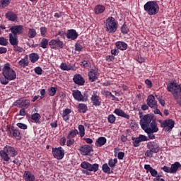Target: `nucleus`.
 <instances>
[{
  "instance_id": "nucleus-34",
  "label": "nucleus",
  "mask_w": 181,
  "mask_h": 181,
  "mask_svg": "<svg viewBox=\"0 0 181 181\" xmlns=\"http://www.w3.org/2000/svg\"><path fill=\"white\" fill-rule=\"evenodd\" d=\"M70 114H71V110L66 108L62 112V117L64 121H69L70 119Z\"/></svg>"
},
{
  "instance_id": "nucleus-47",
  "label": "nucleus",
  "mask_w": 181,
  "mask_h": 181,
  "mask_svg": "<svg viewBox=\"0 0 181 181\" xmlns=\"http://www.w3.org/2000/svg\"><path fill=\"white\" fill-rule=\"evenodd\" d=\"M100 165L98 163L90 164L89 172H98Z\"/></svg>"
},
{
  "instance_id": "nucleus-55",
  "label": "nucleus",
  "mask_w": 181,
  "mask_h": 181,
  "mask_svg": "<svg viewBox=\"0 0 181 181\" xmlns=\"http://www.w3.org/2000/svg\"><path fill=\"white\" fill-rule=\"evenodd\" d=\"M13 50L17 53H22L23 52V48L19 47L18 45H13Z\"/></svg>"
},
{
  "instance_id": "nucleus-26",
  "label": "nucleus",
  "mask_w": 181,
  "mask_h": 181,
  "mask_svg": "<svg viewBox=\"0 0 181 181\" xmlns=\"http://www.w3.org/2000/svg\"><path fill=\"white\" fill-rule=\"evenodd\" d=\"M9 43L11 46H16L19 44V40H18V35H13L12 33L8 34Z\"/></svg>"
},
{
  "instance_id": "nucleus-24",
  "label": "nucleus",
  "mask_w": 181,
  "mask_h": 181,
  "mask_svg": "<svg viewBox=\"0 0 181 181\" xmlns=\"http://www.w3.org/2000/svg\"><path fill=\"white\" fill-rule=\"evenodd\" d=\"M144 169L146 170V173H151V176L154 177L155 176H158V171L153 169L151 165L146 164L144 165Z\"/></svg>"
},
{
  "instance_id": "nucleus-64",
  "label": "nucleus",
  "mask_w": 181,
  "mask_h": 181,
  "mask_svg": "<svg viewBox=\"0 0 181 181\" xmlns=\"http://www.w3.org/2000/svg\"><path fill=\"white\" fill-rule=\"evenodd\" d=\"M59 145H61V146H64V145H66V137L63 136L60 139Z\"/></svg>"
},
{
  "instance_id": "nucleus-17",
  "label": "nucleus",
  "mask_w": 181,
  "mask_h": 181,
  "mask_svg": "<svg viewBox=\"0 0 181 181\" xmlns=\"http://www.w3.org/2000/svg\"><path fill=\"white\" fill-rule=\"evenodd\" d=\"M91 151H93V147L89 145H83L79 148L80 153L83 156H87V155L91 152Z\"/></svg>"
},
{
  "instance_id": "nucleus-13",
  "label": "nucleus",
  "mask_w": 181,
  "mask_h": 181,
  "mask_svg": "<svg viewBox=\"0 0 181 181\" xmlns=\"http://www.w3.org/2000/svg\"><path fill=\"white\" fill-rule=\"evenodd\" d=\"M88 80L91 83H94L95 80H98V77H100V72H98V69H90L88 74Z\"/></svg>"
},
{
  "instance_id": "nucleus-14",
  "label": "nucleus",
  "mask_w": 181,
  "mask_h": 181,
  "mask_svg": "<svg viewBox=\"0 0 181 181\" xmlns=\"http://www.w3.org/2000/svg\"><path fill=\"white\" fill-rule=\"evenodd\" d=\"M10 30L11 32V35L14 36H17L18 35H22V33H23V25H13L10 28Z\"/></svg>"
},
{
  "instance_id": "nucleus-54",
  "label": "nucleus",
  "mask_w": 181,
  "mask_h": 181,
  "mask_svg": "<svg viewBox=\"0 0 181 181\" xmlns=\"http://www.w3.org/2000/svg\"><path fill=\"white\" fill-rule=\"evenodd\" d=\"M141 128L144 131H145V132H146L147 134L156 132H153V129L149 127V126L142 127Z\"/></svg>"
},
{
  "instance_id": "nucleus-56",
  "label": "nucleus",
  "mask_w": 181,
  "mask_h": 181,
  "mask_svg": "<svg viewBox=\"0 0 181 181\" xmlns=\"http://www.w3.org/2000/svg\"><path fill=\"white\" fill-rule=\"evenodd\" d=\"M47 33V28L46 27L40 28V34L43 37H46V34Z\"/></svg>"
},
{
  "instance_id": "nucleus-52",
  "label": "nucleus",
  "mask_w": 181,
  "mask_h": 181,
  "mask_svg": "<svg viewBox=\"0 0 181 181\" xmlns=\"http://www.w3.org/2000/svg\"><path fill=\"white\" fill-rule=\"evenodd\" d=\"M132 141H133V146H134V148H138V146H139V144H141V141L139 140V139L138 137L135 138V137H132Z\"/></svg>"
},
{
  "instance_id": "nucleus-50",
  "label": "nucleus",
  "mask_w": 181,
  "mask_h": 181,
  "mask_svg": "<svg viewBox=\"0 0 181 181\" xmlns=\"http://www.w3.org/2000/svg\"><path fill=\"white\" fill-rule=\"evenodd\" d=\"M107 121L109 124H115V121H117V117L114 115H109L107 116Z\"/></svg>"
},
{
  "instance_id": "nucleus-7",
  "label": "nucleus",
  "mask_w": 181,
  "mask_h": 181,
  "mask_svg": "<svg viewBox=\"0 0 181 181\" xmlns=\"http://www.w3.org/2000/svg\"><path fill=\"white\" fill-rule=\"evenodd\" d=\"M161 128L164 129L165 132H171L172 129L175 128V122L172 119H165L162 122L159 121Z\"/></svg>"
},
{
  "instance_id": "nucleus-49",
  "label": "nucleus",
  "mask_w": 181,
  "mask_h": 181,
  "mask_svg": "<svg viewBox=\"0 0 181 181\" xmlns=\"http://www.w3.org/2000/svg\"><path fill=\"white\" fill-rule=\"evenodd\" d=\"M57 92V88H55V87H51L48 90V94L50 97H54V95H56Z\"/></svg>"
},
{
  "instance_id": "nucleus-10",
  "label": "nucleus",
  "mask_w": 181,
  "mask_h": 181,
  "mask_svg": "<svg viewBox=\"0 0 181 181\" xmlns=\"http://www.w3.org/2000/svg\"><path fill=\"white\" fill-rule=\"evenodd\" d=\"M92 105L93 107H100L101 105V97L98 95V91L93 90L90 97Z\"/></svg>"
},
{
  "instance_id": "nucleus-46",
  "label": "nucleus",
  "mask_w": 181,
  "mask_h": 181,
  "mask_svg": "<svg viewBox=\"0 0 181 181\" xmlns=\"http://www.w3.org/2000/svg\"><path fill=\"white\" fill-rule=\"evenodd\" d=\"M81 66H83L85 69H91V62L90 60L85 59L81 62Z\"/></svg>"
},
{
  "instance_id": "nucleus-35",
  "label": "nucleus",
  "mask_w": 181,
  "mask_h": 181,
  "mask_svg": "<svg viewBox=\"0 0 181 181\" xmlns=\"http://www.w3.org/2000/svg\"><path fill=\"white\" fill-rule=\"evenodd\" d=\"M78 135V130L77 129H71L68 133V135L66 136V139H73V138H76Z\"/></svg>"
},
{
  "instance_id": "nucleus-42",
  "label": "nucleus",
  "mask_w": 181,
  "mask_h": 181,
  "mask_svg": "<svg viewBox=\"0 0 181 181\" xmlns=\"http://www.w3.org/2000/svg\"><path fill=\"white\" fill-rule=\"evenodd\" d=\"M36 35H37V33H36V30L35 28L28 29V37L30 39H33L34 37H36Z\"/></svg>"
},
{
  "instance_id": "nucleus-8",
  "label": "nucleus",
  "mask_w": 181,
  "mask_h": 181,
  "mask_svg": "<svg viewBox=\"0 0 181 181\" xmlns=\"http://www.w3.org/2000/svg\"><path fill=\"white\" fill-rule=\"evenodd\" d=\"M49 47L54 50H60V49L64 47V43L59 38L57 40L52 39L50 40Z\"/></svg>"
},
{
  "instance_id": "nucleus-33",
  "label": "nucleus",
  "mask_w": 181,
  "mask_h": 181,
  "mask_svg": "<svg viewBox=\"0 0 181 181\" xmlns=\"http://www.w3.org/2000/svg\"><path fill=\"white\" fill-rule=\"evenodd\" d=\"M105 11V6L103 5H97L94 8V12L95 15H100V13H104V11Z\"/></svg>"
},
{
  "instance_id": "nucleus-53",
  "label": "nucleus",
  "mask_w": 181,
  "mask_h": 181,
  "mask_svg": "<svg viewBox=\"0 0 181 181\" xmlns=\"http://www.w3.org/2000/svg\"><path fill=\"white\" fill-rule=\"evenodd\" d=\"M84 49V47H83V42H77L75 45V50L76 52H81Z\"/></svg>"
},
{
  "instance_id": "nucleus-43",
  "label": "nucleus",
  "mask_w": 181,
  "mask_h": 181,
  "mask_svg": "<svg viewBox=\"0 0 181 181\" xmlns=\"http://www.w3.org/2000/svg\"><path fill=\"white\" fill-rule=\"evenodd\" d=\"M78 129L81 138L84 137V135H86V129L84 128V126L83 124L78 125Z\"/></svg>"
},
{
  "instance_id": "nucleus-2",
  "label": "nucleus",
  "mask_w": 181,
  "mask_h": 181,
  "mask_svg": "<svg viewBox=\"0 0 181 181\" xmlns=\"http://www.w3.org/2000/svg\"><path fill=\"white\" fill-rule=\"evenodd\" d=\"M18 156V151L9 145L4 146L3 150L0 151V156L4 162L9 163L11 158H15Z\"/></svg>"
},
{
  "instance_id": "nucleus-63",
  "label": "nucleus",
  "mask_w": 181,
  "mask_h": 181,
  "mask_svg": "<svg viewBox=\"0 0 181 181\" xmlns=\"http://www.w3.org/2000/svg\"><path fill=\"white\" fill-rule=\"evenodd\" d=\"M125 156V153L124 152H121L119 151L118 153H117V158L118 159H119L120 160H122V159H124V157Z\"/></svg>"
},
{
  "instance_id": "nucleus-58",
  "label": "nucleus",
  "mask_w": 181,
  "mask_h": 181,
  "mask_svg": "<svg viewBox=\"0 0 181 181\" xmlns=\"http://www.w3.org/2000/svg\"><path fill=\"white\" fill-rule=\"evenodd\" d=\"M35 73L38 74V76H42V73H43V69L40 66H37L34 69Z\"/></svg>"
},
{
  "instance_id": "nucleus-4",
  "label": "nucleus",
  "mask_w": 181,
  "mask_h": 181,
  "mask_svg": "<svg viewBox=\"0 0 181 181\" xmlns=\"http://www.w3.org/2000/svg\"><path fill=\"white\" fill-rule=\"evenodd\" d=\"M147 151L145 152V156L147 158H153V153H159L160 152V145L158 141H150L147 144Z\"/></svg>"
},
{
  "instance_id": "nucleus-57",
  "label": "nucleus",
  "mask_w": 181,
  "mask_h": 181,
  "mask_svg": "<svg viewBox=\"0 0 181 181\" xmlns=\"http://www.w3.org/2000/svg\"><path fill=\"white\" fill-rule=\"evenodd\" d=\"M137 138L140 140V142H145L146 141H149V139L146 136L143 134H140Z\"/></svg>"
},
{
  "instance_id": "nucleus-5",
  "label": "nucleus",
  "mask_w": 181,
  "mask_h": 181,
  "mask_svg": "<svg viewBox=\"0 0 181 181\" xmlns=\"http://www.w3.org/2000/svg\"><path fill=\"white\" fill-rule=\"evenodd\" d=\"M105 29L107 33H115L118 29V21L112 16L109 17L105 22Z\"/></svg>"
},
{
  "instance_id": "nucleus-60",
  "label": "nucleus",
  "mask_w": 181,
  "mask_h": 181,
  "mask_svg": "<svg viewBox=\"0 0 181 181\" xmlns=\"http://www.w3.org/2000/svg\"><path fill=\"white\" fill-rule=\"evenodd\" d=\"M161 170H163V172H165V173H172L171 168L166 165L162 167Z\"/></svg>"
},
{
  "instance_id": "nucleus-18",
  "label": "nucleus",
  "mask_w": 181,
  "mask_h": 181,
  "mask_svg": "<svg viewBox=\"0 0 181 181\" xmlns=\"http://www.w3.org/2000/svg\"><path fill=\"white\" fill-rule=\"evenodd\" d=\"M66 37L70 40H76L78 37V33L74 29H70L66 31Z\"/></svg>"
},
{
  "instance_id": "nucleus-1",
  "label": "nucleus",
  "mask_w": 181,
  "mask_h": 181,
  "mask_svg": "<svg viewBox=\"0 0 181 181\" xmlns=\"http://www.w3.org/2000/svg\"><path fill=\"white\" fill-rule=\"evenodd\" d=\"M3 76L6 80H1L0 83L4 86L8 84L9 81H12L16 79V72L15 70H13L12 68H11V64H9V63H7L4 65V67L3 68Z\"/></svg>"
},
{
  "instance_id": "nucleus-22",
  "label": "nucleus",
  "mask_w": 181,
  "mask_h": 181,
  "mask_svg": "<svg viewBox=\"0 0 181 181\" xmlns=\"http://www.w3.org/2000/svg\"><path fill=\"white\" fill-rule=\"evenodd\" d=\"M23 178L25 181H35L36 177L30 171H25L23 174Z\"/></svg>"
},
{
  "instance_id": "nucleus-61",
  "label": "nucleus",
  "mask_w": 181,
  "mask_h": 181,
  "mask_svg": "<svg viewBox=\"0 0 181 181\" xmlns=\"http://www.w3.org/2000/svg\"><path fill=\"white\" fill-rule=\"evenodd\" d=\"M16 125L20 128V129H28V125L23 123H17Z\"/></svg>"
},
{
  "instance_id": "nucleus-38",
  "label": "nucleus",
  "mask_w": 181,
  "mask_h": 181,
  "mask_svg": "<svg viewBox=\"0 0 181 181\" xmlns=\"http://www.w3.org/2000/svg\"><path fill=\"white\" fill-rule=\"evenodd\" d=\"M40 118H42V116H40L39 113H34L31 115V119H33L35 124H40Z\"/></svg>"
},
{
  "instance_id": "nucleus-59",
  "label": "nucleus",
  "mask_w": 181,
  "mask_h": 181,
  "mask_svg": "<svg viewBox=\"0 0 181 181\" xmlns=\"http://www.w3.org/2000/svg\"><path fill=\"white\" fill-rule=\"evenodd\" d=\"M145 84H146L147 88H152V87H153V83H152V81L149 79L145 81Z\"/></svg>"
},
{
  "instance_id": "nucleus-27",
  "label": "nucleus",
  "mask_w": 181,
  "mask_h": 181,
  "mask_svg": "<svg viewBox=\"0 0 181 181\" xmlns=\"http://www.w3.org/2000/svg\"><path fill=\"white\" fill-rule=\"evenodd\" d=\"M115 46L119 50H127L128 49V44L124 41H117L115 42Z\"/></svg>"
},
{
  "instance_id": "nucleus-48",
  "label": "nucleus",
  "mask_w": 181,
  "mask_h": 181,
  "mask_svg": "<svg viewBox=\"0 0 181 181\" xmlns=\"http://www.w3.org/2000/svg\"><path fill=\"white\" fill-rule=\"evenodd\" d=\"M9 4H11V0H0V8H6L9 6Z\"/></svg>"
},
{
  "instance_id": "nucleus-19",
  "label": "nucleus",
  "mask_w": 181,
  "mask_h": 181,
  "mask_svg": "<svg viewBox=\"0 0 181 181\" xmlns=\"http://www.w3.org/2000/svg\"><path fill=\"white\" fill-rule=\"evenodd\" d=\"M73 80L74 83H75V84H77L78 86H84V83H86L84 78H83L81 74L74 75Z\"/></svg>"
},
{
  "instance_id": "nucleus-28",
  "label": "nucleus",
  "mask_w": 181,
  "mask_h": 181,
  "mask_svg": "<svg viewBox=\"0 0 181 181\" xmlns=\"http://www.w3.org/2000/svg\"><path fill=\"white\" fill-rule=\"evenodd\" d=\"M105 144H107V139L104 136H100L96 140L95 145L98 148H101V146H104Z\"/></svg>"
},
{
  "instance_id": "nucleus-15",
  "label": "nucleus",
  "mask_w": 181,
  "mask_h": 181,
  "mask_svg": "<svg viewBox=\"0 0 181 181\" xmlns=\"http://www.w3.org/2000/svg\"><path fill=\"white\" fill-rule=\"evenodd\" d=\"M146 103L150 108H153V110L158 107V102L155 99V96L153 95H150L148 96Z\"/></svg>"
},
{
  "instance_id": "nucleus-44",
  "label": "nucleus",
  "mask_w": 181,
  "mask_h": 181,
  "mask_svg": "<svg viewBox=\"0 0 181 181\" xmlns=\"http://www.w3.org/2000/svg\"><path fill=\"white\" fill-rule=\"evenodd\" d=\"M150 127L154 132H158L159 131L158 124H156V120H155V119H153V121L150 123Z\"/></svg>"
},
{
  "instance_id": "nucleus-25",
  "label": "nucleus",
  "mask_w": 181,
  "mask_h": 181,
  "mask_svg": "<svg viewBox=\"0 0 181 181\" xmlns=\"http://www.w3.org/2000/svg\"><path fill=\"white\" fill-rule=\"evenodd\" d=\"M72 95L76 101H82L83 100V94L79 90H74L72 91Z\"/></svg>"
},
{
  "instance_id": "nucleus-31",
  "label": "nucleus",
  "mask_w": 181,
  "mask_h": 181,
  "mask_svg": "<svg viewBox=\"0 0 181 181\" xmlns=\"http://www.w3.org/2000/svg\"><path fill=\"white\" fill-rule=\"evenodd\" d=\"M39 46L42 47V49H47V47L50 46V41H49L47 38H42L39 43Z\"/></svg>"
},
{
  "instance_id": "nucleus-12",
  "label": "nucleus",
  "mask_w": 181,
  "mask_h": 181,
  "mask_svg": "<svg viewBox=\"0 0 181 181\" xmlns=\"http://www.w3.org/2000/svg\"><path fill=\"white\" fill-rule=\"evenodd\" d=\"M52 155L55 159L62 160L64 158V149L62 147L52 148Z\"/></svg>"
},
{
  "instance_id": "nucleus-21",
  "label": "nucleus",
  "mask_w": 181,
  "mask_h": 181,
  "mask_svg": "<svg viewBox=\"0 0 181 181\" xmlns=\"http://www.w3.org/2000/svg\"><path fill=\"white\" fill-rule=\"evenodd\" d=\"M113 114H115L118 117H122V118H125L126 119H129V118H131L129 115L125 113V112H124V110H122L119 108H116L114 110Z\"/></svg>"
},
{
  "instance_id": "nucleus-30",
  "label": "nucleus",
  "mask_w": 181,
  "mask_h": 181,
  "mask_svg": "<svg viewBox=\"0 0 181 181\" xmlns=\"http://www.w3.org/2000/svg\"><path fill=\"white\" fill-rule=\"evenodd\" d=\"M18 65L20 66V67H23V69L29 66V59L28 58V55H26L23 59H21L18 62Z\"/></svg>"
},
{
  "instance_id": "nucleus-23",
  "label": "nucleus",
  "mask_w": 181,
  "mask_h": 181,
  "mask_svg": "<svg viewBox=\"0 0 181 181\" xmlns=\"http://www.w3.org/2000/svg\"><path fill=\"white\" fill-rule=\"evenodd\" d=\"M6 19L11 22H18V15L13 11L8 12L5 14Z\"/></svg>"
},
{
  "instance_id": "nucleus-62",
  "label": "nucleus",
  "mask_w": 181,
  "mask_h": 181,
  "mask_svg": "<svg viewBox=\"0 0 181 181\" xmlns=\"http://www.w3.org/2000/svg\"><path fill=\"white\" fill-rule=\"evenodd\" d=\"M74 142H76L74 139H68L66 141V146H71L74 145Z\"/></svg>"
},
{
  "instance_id": "nucleus-6",
  "label": "nucleus",
  "mask_w": 181,
  "mask_h": 181,
  "mask_svg": "<svg viewBox=\"0 0 181 181\" xmlns=\"http://www.w3.org/2000/svg\"><path fill=\"white\" fill-rule=\"evenodd\" d=\"M166 90L168 93H171L174 97H176L181 93V84H178L176 81L170 82L167 85Z\"/></svg>"
},
{
  "instance_id": "nucleus-29",
  "label": "nucleus",
  "mask_w": 181,
  "mask_h": 181,
  "mask_svg": "<svg viewBox=\"0 0 181 181\" xmlns=\"http://www.w3.org/2000/svg\"><path fill=\"white\" fill-rule=\"evenodd\" d=\"M170 169L172 174L177 173V170H181V164L177 161L171 165Z\"/></svg>"
},
{
  "instance_id": "nucleus-9",
  "label": "nucleus",
  "mask_w": 181,
  "mask_h": 181,
  "mask_svg": "<svg viewBox=\"0 0 181 181\" xmlns=\"http://www.w3.org/2000/svg\"><path fill=\"white\" fill-rule=\"evenodd\" d=\"M153 115L147 114L140 119V125L141 127H150L151 123L153 121Z\"/></svg>"
},
{
  "instance_id": "nucleus-39",
  "label": "nucleus",
  "mask_w": 181,
  "mask_h": 181,
  "mask_svg": "<svg viewBox=\"0 0 181 181\" xmlns=\"http://www.w3.org/2000/svg\"><path fill=\"white\" fill-rule=\"evenodd\" d=\"M29 57L31 63H36L40 59L39 54L35 52L30 54Z\"/></svg>"
},
{
  "instance_id": "nucleus-20",
  "label": "nucleus",
  "mask_w": 181,
  "mask_h": 181,
  "mask_svg": "<svg viewBox=\"0 0 181 181\" xmlns=\"http://www.w3.org/2000/svg\"><path fill=\"white\" fill-rule=\"evenodd\" d=\"M91 163L87 162V161H83L81 164V168L82 169H85L82 170V173H84V175H90V166Z\"/></svg>"
},
{
  "instance_id": "nucleus-51",
  "label": "nucleus",
  "mask_w": 181,
  "mask_h": 181,
  "mask_svg": "<svg viewBox=\"0 0 181 181\" xmlns=\"http://www.w3.org/2000/svg\"><path fill=\"white\" fill-rule=\"evenodd\" d=\"M9 42L4 37H0V46H8Z\"/></svg>"
},
{
  "instance_id": "nucleus-36",
  "label": "nucleus",
  "mask_w": 181,
  "mask_h": 181,
  "mask_svg": "<svg viewBox=\"0 0 181 181\" xmlns=\"http://www.w3.org/2000/svg\"><path fill=\"white\" fill-rule=\"evenodd\" d=\"M61 70H64V71H70V70H74L71 64L67 65V64L62 62L59 66Z\"/></svg>"
},
{
  "instance_id": "nucleus-41",
  "label": "nucleus",
  "mask_w": 181,
  "mask_h": 181,
  "mask_svg": "<svg viewBox=\"0 0 181 181\" xmlns=\"http://www.w3.org/2000/svg\"><path fill=\"white\" fill-rule=\"evenodd\" d=\"M121 33L123 35H128L129 33V28H128V25H127V23H124L121 28H120Z\"/></svg>"
},
{
  "instance_id": "nucleus-32",
  "label": "nucleus",
  "mask_w": 181,
  "mask_h": 181,
  "mask_svg": "<svg viewBox=\"0 0 181 181\" xmlns=\"http://www.w3.org/2000/svg\"><path fill=\"white\" fill-rule=\"evenodd\" d=\"M102 170L103 173H107V175H111V173H114L113 170L110 168V165L107 163H104L102 165Z\"/></svg>"
},
{
  "instance_id": "nucleus-16",
  "label": "nucleus",
  "mask_w": 181,
  "mask_h": 181,
  "mask_svg": "<svg viewBox=\"0 0 181 181\" xmlns=\"http://www.w3.org/2000/svg\"><path fill=\"white\" fill-rule=\"evenodd\" d=\"M11 132L10 133V136L16 138L18 141H21L22 139V136H21V131L18 129H15L13 126L9 127Z\"/></svg>"
},
{
  "instance_id": "nucleus-37",
  "label": "nucleus",
  "mask_w": 181,
  "mask_h": 181,
  "mask_svg": "<svg viewBox=\"0 0 181 181\" xmlns=\"http://www.w3.org/2000/svg\"><path fill=\"white\" fill-rule=\"evenodd\" d=\"M88 110V107H87V105L84 103H79L78 105V112H82V114H86V112H87Z\"/></svg>"
},
{
  "instance_id": "nucleus-3",
  "label": "nucleus",
  "mask_w": 181,
  "mask_h": 181,
  "mask_svg": "<svg viewBox=\"0 0 181 181\" xmlns=\"http://www.w3.org/2000/svg\"><path fill=\"white\" fill-rule=\"evenodd\" d=\"M144 9L149 16H153L159 13V4L155 1H149L144 4Z\"/></svg>"
},
{
  "instance_id": "nucleus-40",
  "label": "nucleus",
  "mask_w": 181,
  "mask_h": 181,
  "mask_svg": "<svg viewBox=\"0 0 181 181\" xmlns=\"http://www.w3.org/2000/svg\"><path fill=\"white\" fill-rule=\"evenodd\" d=\"M117 163H118V159L117 158H110L108 160V165L110 166V168H112V170H114V168H115V166H117Z\"/></svg>"
},
{
  "instance_id": "nucleus-45",
  "label": "nucleus",
  "mask_w": 181,
  "mask_h": 181,
  "mask_svg": "<svg viewBox=\"0 0 181 181\" xmlns=\"http://www.w3.org/2000/svg\"><path fill=\"white\" fill-rule=\"evenodd\" d=\"M155 97L158 100L159 104H160L161 107H165V105H166V102H165V99H163V96L156 95Z\"/></svg>"
},
{
  "instance_id": "nucleus-11",
  "label": "nucleus",
  "mask_w": 181,
  "mask_h": 181,
  "mask_svg": "<svg viewBox=\"0 0 181 181\" xmlns=\"http://www.w3.org/2000/svg\"><path fill=\"white\" fill-rule=\"evenodd\" d=\"M14 107L18 108H29L30 105V102L28 99L21 98L16 100L13 103Z\"/></svg>"
}]
</instances>
